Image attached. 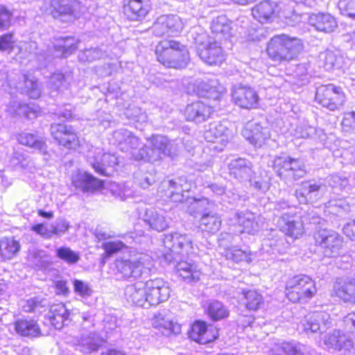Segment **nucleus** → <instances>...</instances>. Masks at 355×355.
I'll list each match as a JSON object with an SVG mask.
<instances>
[{
    "mask_svg": "<svg viewBox=\"0 0 355 355\" xmlns=\"http://www.w3.org/2000/svg\"><path fill=\"white\" fill-rule=\"evenodd\" d=\"M163 243L168 249L163 254V260L168 264H173L184 281L189 283L198 282L201 272L192 259L196 252L191 236L173 232L166 234Z\"/></svg>",
    "mask_w": 355,
    "mask_h": 355,
    "instance_id": "obj_1",
    "label": "nucleus"
},
{
    "mask_svg": "<svg viewBox=\"0 0 355 355\" xmlns=\"http://www.w3.org/2000/svg\"><path fill=\"white\" fill-rule=\"evenodd\" d=\"M302 49L301 40L281 34L276 35L270 40L266 51L270 60L281 63L295 59Z\"/></svg>",
    "mask_w": 355,
    "mask_h": 355,
    "instance_id": "obj_2",
    "label": "nucleus"
},
{
    "mask_svg": "<svg viewBox=\"0 0 355 355\" xmlns=\"http://www.w3.org/2000/svg\"><path fill=\"white\" fill-rule=\"evenodd\" d=\"M150 145H142L138 151L134 153V159L155 162L163 157H174L178 155V146L175 141H171L162 135L153 136L150 139Z\"/></svg>",
    "mask_w": 355,
    "mask_h": 355,
    "instance_id": "obj_3",
    "label": "nucleus"
},
{
    "mask_svg": "<svg viewBox=\"0 0 355 355\" xmlns=\"http://www.w3.org/2000/svg\"><path fill=\"white\" fill-rule=\"evenodd\" d=\"M275 211L282 213V216L277 221V225L279 230L285 235L297 239L303 234V223H316L318 217L313 216L312 220H308L306 216H302V220H296L293 211V207L288 201L281 199L275 203Z\"/></svg>",
    "mask_w": 355,
    "mask_h": 355,
    "instance_id": "obj_4",
    "label": "nucleus"
},
{
    "mask_svg": "<svg viewBox=\"0 0 355 355\" xmlns=\"http://www.w3.org/2000/svg\"><path fill=\"white\" fill-rule=\"evenodd\" d=\"M191 207L188 210L195 218L199 215V227L202 232L209 234L216 233L220 228L221 219L220 216L211 210V203L206 198H188Z\"/></svg>",
    "mask_w": 355,
    "mask_h": 355,
    "instance_id": "obj_5",
    "label": "nucleus"
},
{
    "mask_svg": "<svg viewBox=\"0 0 355 355\" xmlns=\"http://www.w3.org/2000/svg\"><path fill=\"white\" fill-rule=\"evenodd\" d=\"M272 168L277 175L286 184L293 183L303 178L306 173L305 164L302 159L293 158L286 154L274 158Z\"/></svg>",
    "mask_w": 355,
    "mask_h": 355,
    "instance_id": "obj_6",
    "label": "nucleus"
},
{
    "mask_svg": "<svg viewBox=\"0 0 355 355\" xmlns=\"http://www.w3.org/2000/svg\"><path fill=\"white\" fill-rule=\"evenodd\" d=\"M118 279H137L149 275L154 268L153 259L148 254H140L130 259L118 260L116 263Z\"/></svg>",
    "mask_w": 355,
    "mask_h": 355,
    "instance_id": "obj_7",
    "label": "nucleus"
},
{
    "mask_svg": "<svg viewBox=\"0 0 355 355\" xmlns=\"http://www.w3.org/2000/svg\"><path fill=\"white\" fill-rule=\"evenodd\" d=\"M315 293V283L307 275H298L286 282V295L293 303L311 298Z\"/></svg>",
    "mask_w": 355,
    "mask_h": 355,
    "instance_id": "obj_8",
    "label": "nucleus"
},
{
    "mask_svg": "<svg viewBox=\"0 0 355 355\" xmlns=\"http://www.w3.org/2000/svg\"><path fill=\"white\" fill-rule=\"evenodd\" d=\"M314 239L326 257H337L343 252L344 239L335 230L320 229L315 233Z\"/></svg>",
    "mask_w": 355,
    "mask_h": 355,
    "instance_id": "obj_9",
    "label": "nucleus"
},
{
    "mask_svg": "<svg viewBox=\"0 0 355 355\" xmlns=\"http://www.w3.org/2000/svg\"><path fill=\"white\" fill-rule=\"evenodd\" d=\"M315 99L323 107L330 111H336L343 105L345 96L340 87L327 84L316 88Z\"/></svg>",
    "mask_w": 355,
    "mask_h": 355,
    "instance_id": "obj_10",
    "label": "nucleus"
},
{
    "mask_svg": "<svg viewBox=\"0 0 355 355\" xmlns=\"http://www.w3.org/2000/svg\"><path fill=\"white\" fill-rule=\"evenodd\" d=\"M87 157L89 164L100 175L109 176L113 171L112 168L118 164V158L115 155L105 153L100 148L89 150Z\"/></svg>",
    "mask_w": 355,
    "mask_h": 355,
    "instance_id": "obj_11",
    "label": "nucleus"
},
{
    "mask_svg": "<svg viewBox=\"0 0 355 355\" xmlns=\"http://www.w3.org/2000/svg\"><path fill=\"white\" fill-rule=\"evenodd\" d=\"M162 189L165 190L166 197L170 198L172 201L178 202H185L191 207V203L187 200L191 198L185 193H189L191 189V184L189 182L185 177H179L175 180H165L162 182Z\"/></svg>",
    "mask_w": 355,
    "mask_h": 355,
    "instance_id": "obj_12",
    "label": "nucleus"
},
{
    "mask_svg": "<svg viewBox=\"0 0 355 355\" xmlns=\"http://www.w3.org/2000/svg\"><path fill=\"white\" fill-rule=\"evenodd\" d=\"M144 284L148 306H156L169 298L171 290L163 279H150Z\"/></svg>",
    "mask_w": 355,
    "mask_h": 355,
    "instance_id": "obj_13",
    "label": "nucleus"
},
{
    "mask_svg": "<svg viewBox=\"0 0 355 355\" xmlns=\"http://www.w3.org/2000/svg\"><path fill=\"white\" fill-rule=\"evenodd\" d=\"M183 28L180 17L176 15L159 16L153 26V33L155 36H173L180 33Z\"/></svg>",
    "mask_w": 355,
    "mask_h": 355,
    "instance_id": "obj_14",
    "label": "nucleus"
},
{
    "mask_svg": "<svg viewBox=\"0 0 355 355\" xmlns=\"http://www.w3.org/2000/svg\"><path fill=\"white\" fill-rule=\"evenodd\" d=\"M323 184L314 180L302 182L295 191V196L300 204L307 205L318 201L322 196Z\"/></svg>",
    "mask_w": 355,
    "mask_h": 355,
    "instance_id": "obj_15",
    "label": "nucleus"
},
{
    "mask_svg": "<svg viewBox=\"0 0 355 355\" xmlns=\"http://www.w3.org/2000/svg\"><path fill=\"white\" fill-rule=\"evenodd\" d=\"M234 102L238 106L245 109L257 107L259 96L254 89L241 84L234 85L232 90Z\"/></svg>",
    "mask_w": 355,
    "mask_h": 355,
    "instance_id": "obj_16",
    "label": "nucleus"
},
{
    "mask_svg": "<svg viewBox=\"0 0 355 355\" xmlns=\"http://www.w3.org/2000/svg\"><path fill=\"white\" fill-rule=\"evenodd\" d=\"M114 144L122 151L131 150L132 157L134 159V153L138 151L142 144L140 139L131 131L126 128L116 130L112 133Z\"/></svg>",
    "mask_w": 355,
    "mask_h": 355,
    "instance_id": "obj_17",
    "label": "nucleus"
},
{
    "mask_svg": "<svg viewBox=\"0 0 355 355\" xmlns=\"http://www.w3.org/2000/svg\"><path fill=\"white\" fill-rule=\"evenodd\" d=\"M324 343L329 349L344 354L351 353L354 348V342L350 336L336 329L324 336Z\"/></svg>",
    "mask_w": 355,
    "mask_h": 355,
    "instance_id": "obj_18",
    "label": "nucleus"
},
{
    "mask_svg": "<svg viewBox=\"0 0 355 355\" xmlns=\"http://www.w3.org/2000/svg\"><path fill=\"white\" fill-rule=\"evenodd\" d=\"M51 133L60 145L67 148H76L79 144L78 138L71 126L54 123L51 125Z\"/></svg>",
    "mask_w": 355,
    "mask_h": 355,
    "instance_id": "obj_19",
    "label": "nucleus"
},
{
    "mask_svg": "<svg viewBox=\"0 0 355 355\" xmlns=\"http://www.w3.org/2000/svg\"><path fill=\"white\" fill-rule=\"evenodd\" d=\"M200 59L209 65H219L225 60V54L220 44L216 42L200 44L197 48Z\"/></svg>",
    "mask_w": 355,
    "mask_h": 355,
    "instance_id": "obj_20",
    "label": "nucleus"
},
{
    "mask_svg": "<svg viewBox=\"0 0 355 355\" xmlns=\"http://www.w3.org/2000/svg\"><path fill=\"white\" fill-rule=\"evenodd\" d=\"M330 324V316L328 313L316 311L307 314L302 321L300 327L306 334L322 333Z\"/></svg>",
    "mask_w": 355,
    "mask_h": 355,
    "instance_id": "obj_21",
    "label": "nucleus"
},
{
    "mask_svg": "<svg viewBox=\"0 0 355 355\" xmlns=\"http://www.w3.org/2000/svg\"><path fill=\"white\" fill-rule=\"evenodd\" d=\"M77 313V310H71L63 303L53 304L49 313V321L55 329H61L69 325Z\"/></svg>",
    "mask_w": 355,
    "mask_h": 355,
    "instance_id": "obj_22",
    "label": "nucleus"
},
{
    "mask_svg": "<svg viewBox=\"0 0 355 355\" xmlns=\"http://www.w3.org/2000/svg\"><path fill=\"white\" fill-rule=\"evenodd\" d=\"M242 135L256 148L261 147L270 137L268 128H264L256 122H248L245 126Z\"/></svg>",
    "mask_w": 355,
    "mask_h": 355,
    "instance_id": "obj_23",
    "label": "nucleus"
},
{
    "mask_svg": "<svg viewBox=\"0 0 355 355\" xmlns=\"http://www.w3.org/2000/svg\"><path fill=\"white\" fill-rule=\"evenodd\" d=\"M73 81V72L70 69L56 71L50 76L47 87L51 96H55L67 90Z\"/></svg>",
    "mask_w": 355,
    "mask_h": 355,
    "instance_id": "obj_24",
    "label": "nucleus"
},
{
    "mask_svg": "<svg viewBox=\"0 0 355 355\" xmlns=\"http://www.w3.org/2000/svg\"><path fill=\"white\" fill-rule=\"evenodd\" d=\"M124 14L129 20L141 21L150 10L149 0H124Z\"/></svg>",
    "mask_w": 355,
    "mask_h": 355,
    "instance_id": "obj_25",
    "label": "nucleus"
},
{
    "mask_svg": "<svg viewBox=\"0 0 355 355\" xmlns=\"http://www.w3.org/2000/svg\"><path fill=\"white\" fill-rule=\"evenodd\" d=\"M124 297L130 304L144 308L149 306L145 284L142 282L126 286L124 289Z\"/></svg>",
    "mask_w": 355,
    "mask_h": 355,
    "instance_id": "obj_26",
    "label": "nucleus"
},
{
    "mask_svg": "<svg viewBox=\"0 0 355 355\" xmlns=\"http://www.w3.org/2000/svg\"><path fill=\"white\" fill-rule=\"evenodd\" d=\"M212 112L211 107L201 101H196L187 105L184 110V116L188 121L200 123L207 120Z\"/></svg>",
    "mask_w": 355,
    "mask_h": 355,
    "instance_id": "obj_27",
    "label": "nucleus"
},
{
    "mask_svg": "<svg viewBox=\"0 0 355 355\" xmlns=\"http://www.w3.org/2000/svg\"><path fill=\"white\" fill-rule=\"evenodd\" d=\"M270 355H313V349L299 343L283 342L276 344Z\"/></svg>",
    "mask_w": 355,
    "mask_h": 355,
    "instance_id": "obj_28",
    "label": "nucleus"
},
{
    "mask_svg": "<svg viewBox=\"0 0 355 355\" xmlns=\"http://www.w3.org/2000/svg\"><path fill=\"white\" fill-rule=\"evenodd\" d=\"M51 6L54 18L76 17L80 9V3L78 0H51Z\"/></svg>",
    "mask_w": 355,
    "mask_h": 355,
    "instance_id": "obj_29",
    "label": "nucleus"
},
{
    "mask_svg": "<svg viewBox=\"0 0 355 355\" xmlns=\"http://www.w3.org/2000/svg\"><path fill=\"white\" fill-rule=\"evenodd\" d=\"M230 174L240 182L251 180L254 175L252 163L243 158L232 159L229 164Z\"/></svg>",
    "mask_w": 355,
    "mask_h": 355,
    "instance_id": "obj_30",
    "label": "nucleus"
},
{
    "mask_svg": "<svg viewBox=\"0 0 355 355\" xmlns=\"http://www.w3.org/2000/svg\"><path fill=\"white\" fill-rule=\"evenodd\" d=\"M16 333L22 337L28 338H38L42 335L37 320L31 318H21L14 323Z\"/></svg>",
    "mask_w": 355,
    "mask_h": 355,
    "instance_id": "obj_31",
    "label": "nucleus"
},
{
    "mask_svg": "<svg viewBox=\"0 0 355 355\" xmlns=\"http://www.w3.org/2000/svg\"><path fill=\"white\" fill-rule=\"evenodd\" d=\"M190 338L200 344H207L216 338L214 331L209 328L207 324L201 320L196 321L191 327Z\"/></svg>",
    "mask_w": 355,
    "mask_h": 355,
    "instance_id": "obj_32",
    "label": "nucleus"
},
{
    "mask_svg": "<svg viewBox=\"0 0 355 355\" xmlns=\"http://www.w3.org/2000/svg\"><path fill=\"white\" fill-rule=\"evenodd\" d=\"M72 184L76 189L84 193L93 192L103 186V181L87 172L78 173L73 176Z\"/></svg>",
    "mask_w": 355,
    "mask_h": 355,
    "instance_id": "obj_33",
    "label": "nucleus"
},
{
    "mask_svg": "<svg viewBox=\"0 0 355 355\" xmlns=\"http://www.w3.org/2000/svg\"><path fill=\"white\" fill-rule=\"evenodd\" d=\"M227 122L211 123L205 130L204 137L208 142L227 141L232 136V131L227 127Z\"/></svg>",
    "mask_w": 355,
    "mask_h": 355,
    "instance_id": "obj_34",
    "label": "nucleus"
},
{
    "mask_svg": "<svg viewBox=\"0 0 355 355\" xmlns=\"http://www.w3.org/2000/svg\"><path fill=\"white\" fill-rule=\"evenodd\" d=\"M336 295L347 303L355 304V279L346 278L334 285Z\"/></svg>",
    "mask_w": 355,
    "mask_h": 355,
    "instance_id": "obj_35",
    "label": "nucleus"
},
{
    "mask_svg": "<svg viewBox=\"0 0 355 355\" xmlns=\"http://www.w3.org/2000/svg\"><path fill=\"white\" fill-rule=\"evenodd\" d=\"M277 7L275 2L263 1L252 9V15L260 23H267L274 18Z\"/></svg>",
    "mask_w": 355,
    "mask_h": 355,
    "instance_id": "obj_36",
    "label": "nucleus"
},
{
    "mask_svg": "<svg viewBox=\"0 0 355 355\" xmlns=\"http://www.w3.org/2000/svg\"><path fill=\"white\" fill-rule=\"evenodd\" d=\"M175 46H178V42L175 40H164L159 42L155 47L157 61L164 66L171 68L172 53Z\"/></svg>",
    "mask_w": 355,
    "mask_h": 355,
    "instance_id": "obj_37",
    "label": "nucleus"
},
{
    "mask_svg": "<svg viewBox=\"0 0 355 355\" xmlns=\"http://www.w3.org/2000/svg\"><path fill=\"white\" fill-rule=\"evenodd\" d=\"M236 216L238 223L242 227L241 232L254 234L259 231L261 226L254 213L246 210L236 213Z\"/></svg>",
    "mask_w": 355,
    "mask_h": 355,
    "instance_id": "obj_38",
    "label": "nucleus"
},
{
    "mask_svg": "<svg viewBox=\"0 0 355 355\" xmlns=\"http://www.w3.org/2000/svg\"><path fill=\"white\" fill-rule=\"evenodd\" d=\"M142 220L149 229L157 232L164 231L168 226L165 216L154 209H146Z\"/></svg>",
    "mask_w": 355,
    "mask_h": 355,
    "instance_id": "obj_39",
    "label": "nucleus"
},
{
    "mask_svg": "<svg viewBox=\"0 0 355 355\" xmlns=\"http://www.w3.org/2000/svg\"><path fill=\"white\" fill-rule=\"evenodd\" d=\"M310 23L318 31L330 33L337 27L336 19L329 13H318L310 17Z\"/></svg>",
    "mask_w": 355,
    "mask_h": 355,
    "instance_id": "obj_40",
    "label": "nucleus"
},
{
    "mask_svg": "<svg viewBox=\"0 0 355 355\" xmlns=\"http://www.w3.org/2000/svg\"><path fill=\"white\" fill-rule=\"evenodd\" d=\"M79 40L74 37H59L55 40L54 49L59 53L57 56L67 58L73 53L78 49Z\"/></svg>",
    "mask_w": 355,
    "mask_h": 355,
    "instance_id": "obj_41",
    "label": "nucleus"
},
{
    "mask_svg": "<svg viewBox=\"0 0 355 355\" xmlns=\"http://www.w3.org/2000/svg\"><path fill=\"white\" fill-rule=\"evenodd\" d=\"M205 311L208 317L213 321H219L229 317L230 311L227 307L221 302L211 300L206 302Z\"/></svg>",
    "mask_w": 355,
    "mask_h": 355,
    "instance_id": "obj_42",
    "label": "nucleus"
},
{
    "mask_svg": "<svg viewBox=\"0 0 355 355\" xmlns=\"http://www.w3.org/2000/svg\"><path fill=\"white\" fill-rule=\"evenodd\" d=\"M240 300L249 311L259 310L263 304L262 295L254 290H242Z\"/></svg>",
    "mask_w": 355,
    "mask_h": 355,
    "instance_id": "obj_43",
    "label": "nucleus"
},
{
    "mask_svg": "<svg viewBox=\"0 0 355 355\" xmlns=\"http://www.w3.org/2000/svg\"><path fill=\"white\" fill-rule=\"evenodd\" d=\"M319 64L326 71H331L341 67L342 58L331 50H326L319 54Z\"/></svg>",
    "mask_w": 355,
    "mask_h": 355,
    "instance_id": "obj_44",
    "label": "nucleus"
},
{
    "mask_svg": "<svg viewBox=\"0 0 355 355\" xmlns=\"http://www.w3.org/2000/svg\"><path fill=\"white\" fill-rule=\"evenodd\" d=\"M189 61V53L185 45L178 42V46L173 49L171 59V68L181 69L187 67Z\"/></svg>",
    "mask_w": 355,
    "mask_h": 355,
    "instance_id": "obj_45",
    "label": "nucleus"
},
{
    "mask_svg": "<svg viewBox=\"0 0 355 355\" xmlns=\"http://www.w3.org/2000/svg\"><path fill=\"white\" fill-rule=\"evenodd\" d=\"M19 142L24 146H29L34 150H38L42 154L46 153V144L41 137L28 132H22L19 135Z\"/></svg>",
    "mask_w": 355,
    "mask_h": 355,
    "instance_id": "obj_46",
    "label": "nucleus"
},
{
    "mask_svg": "<svg viewBox=\"0 0 355 355\" xmlns=\"http://www.w3.org/2000/svg\"><path fill=\"white\" fill-rule=\"evenodd\" d=\"M20 306L24 312L40 313L49 304L46 299L36 296L21 300Z\"/></svg>",
    "mask_w": 355,
    "mask_h": 355,
    "instance_id": "obj_47",
    "label": "nucleus"
},
{
    "mask_svg": "<svg viewBox=\"0 0 355 355\" xmlns=\"http://www.w3.org/2000/svg\"><path fill=\"white\" fill-rule=\"evenodd\" d=\"M20 243L14 238H3L0 241V254L3 260L12 259L20 250Z\"/></svg>",
    "mask_w": 355,
    "mask_h": 355,
    "instance_id": "obj_48",
    "label": "nucleus"
},
{
    "mask_svg": "<svg viewBox=\"0 0 355 355\" xmlns=\"http://www.w3.org/2000/svg\"><path fill=\"white\" fill-rule=\"evenodd\" d=\"M223 254L226 259L235 263L245 261L250 263L252 261L251 252L248 250H243L236 246L225 248Z\"/></svg>",
    "mask_w": 355,
    "mask_h": 355,
    "instance_id": "obj_49",
    "label": "nucleus"
},
{
    "mask_svg": "<svg viewBox=\"0 0 355 355\" xmlns=\"http://www.w3.org/2000/svg\"><path fill=\"white\" fill-rule=\"evenodd\" d=\"M231 22L225 15H220L214 19L211 24V29L213 33L216 36L221 35L224 38H227L231 33L232 27Z\"/></svg>",
    "mask_w": 355,
    "mask_h": 355,
    "instance_id": "obj_50",
    "label": "nucleus"
},
{
    "mask_svg": "<svg viewBox=\"0 0 355 355\" xmlns=\"http://www.w3.org/2000/svg\"><path fill=\"white\" fill-rule=\"evenodd\" d=\"M199 88L205 92L204 96L207 98H218L223 92V87L216 79H209L200 83Z\"/></svg>",
    "mask_w": 355,
    "mask_h": 355,
    "instance_id": "obj_51",
    "label": "nucleus"
},
{
    "mask_svg": "<svg viewBox=\"0 0 355 355\" xmlns=\"http://www.w3.org/2000/svg\"><path fill=\"white\" fill-rule=\"evenodd\" d=\"M135 181L141 188L147 189L156 182V173L154 168L150 166V168L147 171L140 170L135 174Z\"/></svg>",
    "mask_w": 355,
    "mask_h": 355,
    "instance_id": "obj_52",
    "label": "nucleus"
},
{
    "mask_svg": "<svg viewBox=\"0 0 355 355\" xmlns=\"http://www.w3.org/2000/svg\"><path fill=\"white\" fill-rule=\"evenodd\" d=\"M100 344L91 336H83L76 345V350L83 354H89L98 349Z\"/></svg>",
    "mask_w": 355,
    "mask_h": 355,
    "instance_id": "obj_53",
    "label": "nucleus"
},
{
    "mask_svg": "<svg viewBox=\"0 0 355 355\" xmlns=\"http://www.w3.org/2000/svg\"><path fill=\"white\" fill-rule=\"evenodd\" d=\"M56 256L69 265L76 263L80 259L79 253L67 247H60L55 250Z\"/></svg>",
    "mask_w": 355,
    "mask_h": 355,
    "instance_id": "obj_54",
    "label": "nucleus"
},
{
    "mask_svg": "<svg viewBox=\"0 0 355 355\" xmlns=\"http://www.w3.org/2000/svg\"><path fill=\"white\" fill-rule=\"evenodd\" d=\"M316 132L317 130L315 127L303 122L296 126L294 135L299 138H309L313 137Z\"/></svg>",
    "mask_w": 355,
    "mask_h": 355,
    "instance_id": "obj_55",
    "label": "nucleus"
},
{
    "mask_svg": "<svg viewBox=\"0 0 355 355\" xmlns=\"http://www.w3.org/2000/svg\"><path fill=\"white\" fill-rule=\"evenodd\" d=\"M111 192L115 197L119 198L121 200H125L132 196V189L125 184H112L111 186Z\"/></svg>",
    "mask_w": 355,
    "mask_h": 355,
    "instance_id": "obj_56",
    "label": "nucleus"
},
{
    "mask_svg": "<svg viewBox=\"0 0 355 355\" xmlns=\"http://www.w3.org/2000/svg\"><path fill=\"white\" fill-rule=\"evenodd\" d=\"M24 85L26 92L30 98L37 99L40 96L41 89L39 87V83L37 81L28 79L26 76H25Z\"/></svg>",
    "mask_w": 355,
    "mask_h": 355,
    "instance_id": "obj_57",
    "label": "nucleus"
},
{
    "mask_svg": "<svg viewBox=\"0 0 355 355\" xmlns=\"http://www.w3.org/2000/svg\"><path fill=\"white\" fill-rule=\"evenodd\" d=\"M29 260L37 268H42L47 263V256L44 251L34 250L30 252Z\"/></svg>",
    "mask_w": 355,
    "mask_h": 355,
    "instance_id": "obj_58",
    "label": "nucleus"
},
{
    "mask_svg": "<svg viewBox=\"0 0 355 355\" xmlns=\"http://www.w3.org/2000/svg\"><path fill=\"white\" fill-rule=\"evenodd\" d=\"M73 285L74 292L83 297L90 296L93 292L89 284L82 280L74 279Z\"/></svg>",
    "mask_w": 355,
    "mask_h": 355,
    "instance_id": "obj_59",
    "label": "nucleus"
},
{
    "mask_svg": "<svg viewBox=\"0 0 355 355\" xmlns=\"http://www.w3.org/2000/svg\"><path fill=\"white\" fill-rule=\"evenodd\" d=\"M12 12L3 5L0 4V31H4L10 26Z\"/></svg>",
    "mask_w": 355,
    "mask_h": 355,
    "instance_id": "obj_60",
    "label": "nucleus"
},
{
    "mask_svg": "<svg viewBox=\"0 0 355 355\" xmlns=\"http://www.w3.org/2000/svg\"><path fill=\"white\" fill-rule=\"evenodd\" d=\"M103 56V52L98 47L85 49L80 56L81 60L88 62L101 58Z\"/></svg>",
    "mask_w": 355,
    "mask_h": 355,
    "instance_id": "obj_61",
    "label": "nucleus"
},
{
    "mask_svg": "<svg viewBox=\"0 0 355 355\" xmlns=\"http://www.w3.org/2000/svg\"><path fill=\"white\" fill-rule=\"evenodd\" d=\"M338 8L346 15L355 18V0H340Z\"/></svg>",
    "mask_w": 355,
    "mask_h": 355,
    "instance_id": "obj_62",
    "label": "nucleus"
},
{
    "mask_svg": "<svg viewBox=\"0 0 355 355\" xmlns=\"http://www.w3.org/2000/svg\"><path fill=\"white\" fill-rule=\"evenodd\" d=\"M17 112L19 115H23L27 119H32L36 116L37 107L34 104H20Z\"/></svg>",
    "mask_w": 355,
    "mask_h": 355,
    "instance_id": "obj_63",
    "label": "nucleus"
},
{
    "mask_svg": "<svg viewBox=\"0 0 355 355\" xmlns=\"http://www.w3.org/2000/svg\"><path fill=\"white\" fill-rule=\"evenodd\" d=\"M125 247L121 241H109L103 244L105 252L107 256H112Z\"/></svg>",
    "mask_w": 355,
    "mask_h": 355,
    "instance_id": "obj_64",
    "label": "nucleus"
}]
</instances>
